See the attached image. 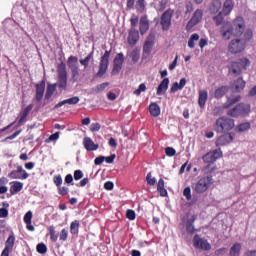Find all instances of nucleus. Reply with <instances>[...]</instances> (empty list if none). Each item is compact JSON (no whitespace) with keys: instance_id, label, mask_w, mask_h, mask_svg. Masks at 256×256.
<instances>
[{"instance_id":"nucleus-5","label":"nucleus","mask_w":256,"mask_h":256,"mask_svg":"<svg viewBox=\"0 0 256 256\" xmlns=\"http://www.w3.org/2000/svg\"><path fill=\"white\" fill-rule=\"evenodd\" d=\"M249 113H251V104L239 103L233 108H230L226 114L228 117L239 119V117H247Z\"/></svg>"},{"instance_id":"nucleus-32","label":"nucleus","mask_w":256,"mask_h":256,"mask_svg":"<svg viewBox=\"0 0 256 256\" xmlns=\"http://www.w3.org/2000/svg\"><path fill=\"white\" fill-rule=\"evenodd\" d=\"M20 191H23V182H13V185L10 187L11 195H17Z\"/></svg>"},{"instance_id":"nucleus-63","label":"nucleus","mask_w":256,"mask_h":256,"mask_svg":"<svg viewBox=\"0 0 256 256\" xmlns=\"http://www.w3.org/2000/svg\"><path fill=\"white\" fill-rule=\"evenodd\" d=\"M126 217L130 221H135V217H136L135 212L132 209L127 210Z\"/></svg>"},{"instance_id":"nucleus-21","label":"nucleus","mask_w":256,"mask_h":256,"mask_svg":"<svg viewBox=\"0 0 256 256\" xmlns=\"http://www.w3.org/2000/svg\"><path fill=\"white\" fill-rule=\"evenodd\" d=\"M79 101H80L79 96H74L72 98H68L66 100L60 101L54 106V108L59 109V107H63V105H77Z\"/></svg>"},{"instance_id":"nucleus-30","label":"nucleus","mask_w":256,"mask_h":256,"mask_svg":"<svg viewBox=\"0 0 256 256\" xmlns=\"http://www.w3.org/2000/svg\"><path fill=\"white\" fill-rule=\"evenodd\" d=\"M221 7V0H212V2L210 3L209 11L212 14L219 13V11H221Z\"/></svg>"},{"instance_id":"nucleus-45","label":"nucleus","mask_w":256,"mask_h":256,"mask_svg":"<svg viewBox=\"0 0 256 256\" xmlns=\"http://www.w3.org/2000/svg\"><path fill=\"white\" fill-rule=\"evenodd\" d=\"M213 21L217 26L223 25V21H225V14L219 12L216 16L213 17Z\"/></svg>"},{"instance_id":"nucleus-22","label":"nucleus","mask_w":256,"mask_h":256,"mask_svg":"<svg viewBox=\"0 0 256 256\" xmlns=\"http://www.w3.org/2000/svg\"><path fill=\"white\" fill-rule=\"evenodd\" d=\"M33 110V104H29L27 107H25L22 112L20 113V118H19V125H23L25 123V120L27 117H29V113Z\"/></svg>"},{"instance_id":"nucleus-37","label":"nucleus","mask_w":256,"mask_h":256,"mask_svg":"<svg viewBox=\"0 0 256 256\" xmlns=\"http://www.w3.org/2000/svg\"><path fill=\"white\" fill-rule=\"evenodd\" d=\"M79 227H80L79 220L72 221L70 224L71 235H79Z\"/></svg>"},{"instance_id":"nucleus-56","label":"nucleus","mask_w":256,"mask_h":256,"mask_svg":"<svg viewBox=\"0 0 256 256\" xmlns=\"http://www.w3.org/2000/svg\"><path fill=\"white\" fill-rule=\"evenodd\" d=\"M18 174L19 173H22V179H28V177H29V173H27V171H25L24 169H23V167L22 166H18L17 167V170H15Z\"/></svg>"},{"instance_id":"nucleus-38","label":"nucleus","mask_w":256,"mask_h":256,"mask_svg":"<svg viewBox=\"0 0 256 256\" xmlns=\"http://www.w3.org/2000/svg\"><path fill=\"white\" fill-rule=\"evenodd\" d=\"M195 223V217L188 219L186 222V231L190 235H193L195 233V226L193 225Z\"/></svg>"},{"instance_id":"nucleus-14","label":"nucleus","mask_w":256,"mask_h":256,"mask_svg":"<svg viewBox=\"0 0 256 256\" xmlns=\"http://www.w3.org/2000/svg\"><path fill=\"white\" fill-rule=\"evenodd\" d=\"M233 139H235V133L225 132L224 134H222L217 138L216 147H225V145H229V143H233Z\"/></svg>"},{"instance_id":"nucleus-58","label":"nucleus","mask_w":256,"mask_h":256,"mask_svg":"<svg viewBox=\"0 0 256 256\" xmlns=\"http://www.w3.org/2000/svg\"><path fill=\"white\" fill-rule=\"evenodd\" d=\"M183 195L184 197H186L187 201H191L192 199V196H191V187H186L184 190H183Z\"/></svg>"},{"instance_id":"nucleus-29","label":"nucleus","mask_w":256,"mask_h":256,"mask_svg":"<svg viewBox=\"0 0 256 256\" xmlns=\"http://www.w3.org/2000/svg\"><path fill=\"white\" fill-rule=\"evenodd\" d=\"M149 113L152 117H159L161 115V107H159L158 103H151L149 105Z\"/></svg>"},{"instance_id":"nucleus-34","label":"nucleus","mask_w":256,"mask_h":256,"mask_svg":"<svg viewBox=\"0 0 256 256\" xmlns=\"http://www.w3.org/2000/svg\"><path fill=\"white\" fill-rule=\"evenodd\" d=\"M157 191L161 197H167V189H165V180L160 178L157 184Z\"/></svg>"},{"instance_id":"nucleus-19","label":"nucleus","mask_w":256,"mask_h":256,"mask_svg":"<svg viewBox=\"0 0 256 256\" xmlns=\"http://www.w3.org/2000/svg\"><path fill=\"white\" fill-rule=\"evenodd\" d=\"M83 145L86 151H97V149H99V144H95V142H93V139H91L90 137H85L83 139Z\"/></svg>"},{"instance_id":"nucleus-31","label":"nucleus","mask_w":256,"mask_h":256,"mask_svg":"<svg viewBox=\"0 0 256 256\" xmlns=\"http://www.w3.org/2000/svg\"><path fill=\"white\" fill-rule=\"evenodd\" d=\"M57 90V84H48L45 93V101H49L53 97V93Z\"/></svg>"},{"instance_id":"nucleus-36","label":"nucleus","mask_w":256,"mask_h":256,"mask_svg":"<svg viewBox=\"0 0 256 256\" xmlns=\"http://www.w3.org/2000/svg\"><path fill=\"white\" fill-rule=\"evenodd\" d=\"M128 45L131 47L137 45V41H139V33H130L128 35Z\"/></svg>"},{"instance_id":"nucleus-60","label":"nucleus","mask_w":256,"mask_h":256,"mask_svg":"<svg viewBox=\"0 0 256 256\" xmlns=\"http://www.w3.org/2000/svg\"><path fill=\"white\" fill-rule=\"evenodd\" d=\"M165 153L168 157H175V154L177 153V151H175L173 147H167L165 149Z\"/></svg>"},{"instance_id":"nucleus-7","label":"nucleus","mask_w":256,"mask_h":256,"mask_svg":"<svg viewBox=\"0 0 256 256\" xmlns=\"http://www.w3.org/2000/svg\"><path fill=\"white\" fill-rule=\"evenodd\" d=\"M67 65L71 70L72 83H77L79 80V58H77V56H70L68 58Z\"/></svg>"},{"instance_id":"nucleus-23","label":"nucleus","mask_w":256,"mask_h":256,"mask_svg":"<svg viewBox=\"0 0 256 256\" xmlns=\"http://www.w3.org/2000/svg\"><path fill=\"white\" fill-rule=\"evenodd\" d=\"M233 7H235V2L233 0H226L223 4L222 13L224 17H227L233 11Z\"/></svg>"},{"instance_id":"nucleus-8","label":"nucleus","mask_w":256,"mask_h":256,"mask_svg":"<svg viewBox=\"0 0 256 256\" xmlns=\"http://www.w3.org/2000/svg\"><path fill=\"white\" fill-rule=\"evenodd\" d=\"M109 57H111V50H106L103 56L100 58L99 70L96 73V77H103L109 69Z\"/></svg>"},{"instance_id":"nucleus-2","label":"nucleus","mask_w":256,"mask_h":256,"mask_svg":"<svg viewBox=\"0 0 256 256\" xmlns=\"http://www.w3.org/2000/svg\"><path fill=\"white\" fill-rule=\"evenodd\" d=\"M235 129V119L227 116H220L213 124L215 133H229Z\"/></svg>"},{"instance_id":"nucleus-6","label":"nucleus","mask_w":256,"mask_h":256,"mask_svg":"<svg viewBox=\"0 0 256 256\" xmlns=\"http://www.w3.org/2000/svg\"><path fill=\"white\" fill-rule=\"evenodd\" d=\"M239 101H241V95H236L232 98L227 97V101L225 104H223L222 106L214 107V109L212 110V115H214V117H221V115L225 113V109H231V107H233V105H235L236 103H239Z\"/></svg>"},{"instance_id":"nucleus-16","label":"nucleus","mask_w":256,"mask_h":256,"mask_svg":"<svg viewBox=\"0 0 256 256\" xmlns=\"http://www.w3.org/2000/svg\"><path fill=\"white\" fill-rule=\"evenodd\" d=\"M153 45H155V35L149 34L143 46V53L145 55H150Z\"/></svg>"},{"instance_id":"nucleus-40","label":"nucleus","mask_w":256,"mask_h":256,"mask_svg":"<svg viewBox=\"0 0 256 256\" xmlns=\"http://www.w3.org/2000/svg\"><path fill=\"white\" fill-rule=\"evenodd\" d=\"M251 129V124L249 122H243L236 127L237 133H244V131H249Z\"/></svg>"},{"instance_id":"nucleus-43","label":"nucleus","mask_w":256,"mask_h":256,"mask_svg":"<svg viewBox=\"0 0 256 256\" xmlns=\"http://www.w3.org/2000/svg\"><path fill=\"white\" fill-rule=\"evenodd\" d=\"M135 8L137 13H145V0H137Z\"/></svg>"},{"instance_id":"nucleus-46","label":"nucleus","mask_w":256,"mask_h":256,"mask_svg":"<svg viewBox=\"0 0 256 256\" xmlns=\"http://www.w3.org/2000/svg\"><path fill=\"white\" fill-rule=\"evenodd\" d=\"M123 61H125V56H123V53H118L114 58V65L123 66Z\"/></svg>"},{"instance_id":"nucleus-33","label":"nucleus","mask_w":256,"mask_h":256,"mask_svg":"<svg viewBox=\"0 0 256 256\" xmlns=\"http://www.w3.org/2000/svg\"><path fill=\"white\" fill-rule=\"evenodd\" d=\"M130 25H131V31L130 33H139V30H135L137 29V25H139V16H137L136 14H132L131 18H130Z\"/></svg>"},{"instance_id":"nucleus-1","label":"nucleus","mask_w":256,"mask_h":256,"mask_svg":"<svg viewBox=\"0 0 256 256\" xmlns=\"http://www.w3.org/2000/svg\"><path fill=\"white\" fill-rule=\"evenodd\" d=\"M241 37H243V34H239V38H237V34L235 33H223V39H232L228 45V51L232 55H237V53H243L245 51V43L247 41Z\"/></svg>"},{"instance_id":"nucleus-64","label":"nucleus","mask_w":256,"mask_h":256,"mask_svg":"<svg viewBox=\"0 0 256 256\" xmlns=\"http://www.w3.org/2000/svg\"><path fill=\"white\" fill-rule=\"evenodd\" d=\"M8 177H9L10 179H22V176H20V175L18 174V172H16L15 170H13L12 172H10V173L8 174Z\"/></svg>"},{"instance_id":"nucleus-44","label":"nucleus","mask_w":256,"mask_h":256,"mask_svg":"<svg viewBox=\"0 0 256 256\" xmlns=\"http://www.w3.org/2000/svg\"><path fill=\"white\" fill-rule=\"evenodd\" d=\"M91 59H93V52L88 54L84 59H80V64L84 67V69H87V67H89Z\"/></svg>"},{"instance_id":"nucleus-10","label":"nucleus","mask_w":256,"mask_h":256,"mask_svg":"<svg viewBox=\"0 0 256 256\" xmlns=\"http://www.w3.org/2000/svg\"><path fill=\"white\" fill-rule=\"evenodd\" d=\"M175 10L169 8L167 9L160 18V25L162 27V31H167L171 27V19H173V14Z\"/></svg>"},{"instance_id":"nucleus-59","label":"nucleus","mask_w":256,"mask_h":256,"mask_svg":"<svg viewBox=\"0 0 256 256\" xmlns=\"http://www.w3.org/2000/svg\"><path fill=\"white\" fill-rule=\"evenodd\" d=\"M190 13H193V3L187 2L185 6V15H190Z\"/></svg>"},{"instance_id":"nucleus-49","label":"nucleus","mask_w":256,"mask_h":256,"mask_svg":"<svg viewBox=\"0 0 256 256\" xmlns=\"http://www.w3.org/2000/svg\"><path fill=\"white\" fill-rule=\"evenodd\" d=\"M210 153L214 158V161H217V159H221V157H223V152L221 151V148H218Z\"/></svg>"},{"instance_id":"nucleus-17","label":"nucleus","mask_w":256,"mask_h":256,"mask_svg":"<svg viewBox=\"0 0 256 256\" xmlns=\"http://www.w3.org/2000/svg\"><path fill=\"white\" fill-rule=\"evenodd\" d=\"M35 87H36L35 99L39 103L43 99V96L45 95V80H41L39 83L35 85Z\"/></svg>"},{"instance_id":"nucleus-54","label":"nucleus","mask_w":256,"mask_h":256,"mask_svg":"<svg viewBox=\"0 0 256 256\" xmlns=\"http://www.w3.org/2000/svg\"><path fill=\"white\" fill-rule=\"evenodd\" d=\"M33 219V212L28 211L25 215H24V223L26 225H29L31 223Z\"/></svg>"},{"instance_id":"nucleus-61","label":"nucleus","mask_w":256,"mask_h":256,"mask_svg":"<svg viewBox=\"0 0 256 256\" xmlns=\"http://www.w3.org/2000/svg\"><path fill=\"white\" fill-rule=\"evenodd\" d=\"M121 69H123V66L119 64H114L112 69V75H119Z\"/></svg>"},{"instance_id":"nucleus-53","label":"nucleus","mask_w":256,"mask_h":256,"mask_svg":"<svg viewBox=\"0 0 256 256\" xmlns=\"http://www.w3.org/2000/svg\"><path fill=\"white\" fill-rule=\"evenodd\" d=\"M144 91H147V86L145 85V83H142L139 85L138 89H136L134 91V95H141V93H143Z\"/></svg>"},{"instance_id":"nucleus-11","label":"nucleus","mask_w":256,"mask_h":256,"mask_svg":"<svg viewBox=\"0 0 256 256\" xmlns=\"http://www.w3.org/2000/svg\"><path fill=\"white\" fill-rule=\"evenodd\" d=\"M231 31H235L236 33H245V29H247V24L245 23V18L243 16H237L230 26Z\"/></svg>"},{"instance_id":"nucleus-18","label":"nucleus","mask_w":256,"mask_h":256,"mask_svg":"<svg viewBox=\"0 0 256 256\" xmlns=\"http://www.w3.org/2000/svg\"><path fill=\"white\" fill-rule=\"evenodd\" d=\"M149 16H147L146 14L141 16L140 20H139V32L140 33H147V31H149Z\"/></svg>"},{"instance_id":"nucleus-55","label":"nucleus","mask_w":256,"mask_h":256,"mask_svg":"<svg viewBox=\"0 0 256 256\" xmlns=\"http://www.w3.org/2000/svg\"><path fill=\"white\" fill-rule=\"evenodd\" d=\"M107 87H109V83L104 82L100 85H97L95 91H96V93H101V91H105V89H107Z\"/></svg>"},{"instance_id":"nucleus-24","label":"nucleus","mask_w":256,"mask_h":256,"mask_svg":"<svg viewBox=\"0 0 256 256\" xmlns=\"http://www.w3.org/2000/svg\"><path fill=\"white\" fill-rule=\"evenodd\" d=\"M185 85H187V80L185 78L180 79V82H174L170 88V93H177L181 91Z\"/></svg>"},{"instance_id":"nucleus-52","label":"nucleus","mask_w":256,"mask_h":256,"mask_svg":"<svg viewBox=\"0 0 256 256\" xmlns=\"http://www.w3.org/2000/svg\"><path fill=\"white\" fill-rule=\"evenodd\" d=\"M57 189H58V194L62 195V197H65V195L69 194V188L66 186H59Z\"/></svg>"},{"instance_id":"nucleus-47","label":"nucleus","mask_w":256,"mask_h":256,"mask_svg":"<svg viewBox=\"0 0 256 256\" xmlns=\"http://www.w3.org/2000/svg\"><path fill=\"white\" fill-rule=\"evenodd\" d=\"M195 41H199V34H193L189 41H188V47H190V49H193L195 47Z\"/></svg>"},{"instance_id":"nucleus-27","label":"nucleus","mask_w":256,"mask_h":256,"mask_svg":"<svg viewBox=\"0 0 256 256\" xmlns=\"http://www.w3.org/2000/svg\"><path fill=\"white\" fill-rule=\"evenodd\" d=\"M215 171H217V166L213 165V164H207L206 166H204L201 169V173H203V175H205L204 177H213V175H211L212 173H215Z\"/></svg>"},{"instance_id":"nucleus-62","label":"nucleus","mask_w":256,"mask_h":256,"mask_svg":"<svg viewBox=\"0 0 256 256\" xmlns=\"http://www.w3.org/2000/svg\"><path fill=\"white\" fill-rule=\"evenodd\" d=\"M100 129H101V124H99V123H92L90 125V131L92 133H97V131H99Z\"/></svg>"},{"instance_id":"nucleus-15","label":"nucleus","mask_w":256,"mask_h":256,"mask_svg":"<svg viewBox=\"0 0 256 256\" xmlns=\"http://www.w3.org/2000/svg\"><path fill=\"white\" fill-rule=\"evenodd\" d=\"M14 246H15V236L10 235L5 242V247L1 253V256H9V252L13 250Z\"/></svg>"},{"instance_id":"nucleus-12","label":"nucleus","mask_w":256,"mask_h":256,"mask_svg":"<svg viewBox=\"0 0 256 256\" xmlns=\"http://www.w3.org/2000/svg\"><path fill=\"white\" fill-rule=\"evenodd\" d=\"M203 21V11L201 9H196L191 17V19L188 21L186 25V30L191 31L193 27L199 25Z\"/></svg>"},{"instance_id":"nucleus-39","label":"nucleus","mask_w":256,"mask_h":256,"mask_svg":"<svg viewBox=\"0 0 256 256\" xmlns=\"http://www.w3.org/2000/svg\"><path fill=\"white\" fill-rule=\"evenodd\" d=\"M130 57L133 61V63H137L141 57V49L134 48L132 52L130 53Z\"/></svg>"},{"instance_id":"nucleus-35","label":"nucleus","mask_w":256,"mask_h":256,"mask_svg":"<svg viewBox=\"0 0 256 256\" xmlns=\"http://www.w3.org/2000/svg\"><path fill=\"white\" fill-rule=\"evenodd\" d=\"M229 255L230 256H239V255H241V243L233 244V246L230 248Z\"/></svg>"},{"instance_id":"nucleus-26","label":"nucleus","mask_w":256,"mask_h":256,"mask_svg":"<svg viewBox=\"0 0 256 256\" xmlns=\"http://www.w3.org/2000/svg\"><path fill=\"white\" fill-rule=\"evenodd\" d=\"M208 97H209V95L207 93V90H200L199 91L198 105L201 109L205 108Z\"/></svg>"},{"instance_id":"nucleus-51","label":"nucleus","mask_w":256,"mask_h":256,"mask_svg":"<svg viewBox=\"0 0 256 256\" xmlns=\"http://www.w3.org/2000/svg\"><path fill=\"white\" fill-rule=\"evenodd\" d=\"M36 250L38 253H40L41 255H45V253H47V246L44 243H39L36 246Z\"/></svg>"},{"instance_id":"nucleus-57","label":"nucleus","mask_w":256,"mask_h":256,"mask_svg":"<svg viewBox=\"0 0 256 256\" xmlns=\"http://www.w3.org/2000/svg\"><path fill=\"white\" fill-rule=\"evenodd\" d=\"M146 181L148 185H155L157 183V179L155 177L151 176V172H149L146 176Z\"/></svg>"},{"instance_id":"nucleus-13","label":"nucleus","mask_w":256,"mask_h":256,"mask_svg":"<svg viewBox=\"0 0 256 256\" xmlns=\"http://www.w3.org/2000/svg\"><path fill=\"white\" fill-rule=\"evenodd\" d=\"M193 245L196 249H201L202 251H211V244L207 241V239L199 237V234L194 236Z\"/></svg>"},{"instance_id":"nucleus-9","label":"nucleus","mask_w":256,"mask_h":256,"mask_svg":"<svg viewBox=\"0 0 256 256\" xmlns=\"http://www.w3.org/2000/svg\"><path fill=\"white\" fill-rule=\"evenodd\" d=\"M58 87L65 89L67 87V66L65 62H61L58 67Z\"/></svg>"},{"instance_id":"nucleus-20","label":"nucleus","mask_w":256,"mask_h":256,"mask_svg":"<svg viewBox=\"0 0 256 256\" xmlns=\"http://www.w3.org/2000/svg\"><path fill=\"white\" fill-rule=\"evenodd\" d=\"M245 85H247V82L243 80V77H239L232 84V89L235 91V93H241V91L245 89Z\"/></svg>"},{"instance_id":"nucleus-42","label":"nucleus","mask_w":256,"mask_h":256,"mask_svg":"<svg viewBox=\"0 0 256 256\" xmlns=\"http://www.w3.org/2000/svg\"><path fill=\"white\" fill-rule=\"evenodd\" d=\"M202 160L204 163H207V165H213V163L216 161L211 152H208L202 156Z\"/></svg>"},{"instance_id":"nucleus-25","label":"nucleus","mask_w":256,"mask_h":256,"mask_svg":"<svg viewBox=\"0 0 256 256\" xmlns=\"http://www.w3.org/2000/svg\"><path fill=\"white\" fill-rule=\"evenodd\" d=\"M169 89V78H164L158 88H157V95H164V93L167 92V90Z\"/></svg>"},{"instance_id":"nucleus-4","label":"nucleus","mask_w":256,"mask_h":256,"mask_svg":"<svg viewBox=\"0 0 256 256\" xmlns=\"http://www.w3.org/2000/svg\"><path fill=\"white\" fill-rule=\"evenodd\" d=\"M251 65L249 58H240L237 61L231 62L229 65V73L234 75V77H239L243 71H247V67Z\"/></svg>"},{"instance_id":"nucleus-3","label":"nucleus","mask_w":256,"mask_h":256,"mask_svg":"<svg viewBox=\"0 0 256 256\" xmlns=\"http://www.w3.org/2000/svg\"><path fill=\"white\" fill-rule=\"evenodd\" d=\"M214 183L215 179H213V176H202L192 186L193 192L196 193V195H203V193H207V191L211 189Z\"/></svg>"},{"instance_id":"nucleus-48","label":"nucleus","mask_w":256,"mask_h":256,"mask_svg":"<svg viewBox=\"0 0 256 256\" xmlns=\"http://www.w3.org/2000/svg\"><path fill=\"white\" fill-rule=\"evenodd\" d=\"M69 239V231L67 229H62L60 234H59V241H67Z\"/></svg>"},{"instance_id":"nucleus-28","label":"nucleus","mask_w":256,"mask_h":256,"mask_svg":"<svg viewBox=\"0 0 256 256\" xmlns=\"http://www.w3.org/2000/svg\"><path fill=\"white\" fill-rule=\"evenodd\" d=\"M227 93H229V86H221L215 90L214 97L215 99H223Z\"/></svg>"},{"instance_id":"nucleus-50","label":"nucleus","mask_w":256,"mask_h":256,"mask_svg":"<svg viewBox=\"0 0 256 256\" xmlns=\"http://www.w3.org/2000/svg\"><path fill=\"white\" fill-rule=\"evenodd\" d=\"M53 183L56 185V187H61L63 185V177H61V174H58L53 177Z\"/></svg>"},{"instance_id":"nucleus-41","label":"nucleus","mask_w":256,"mask_h":256,"mask_svg":"<svg viewBox=\"0 0 256 256\" xmlns=\"http://www.w3.org/2000/svg\"><path fill=\"white\" fill-rule=\"evenodd\" d=\"M48 231H49L50 240L52 241V243H57V239H59V236L55 231V226H49Z\"/></svg>"}]
</instances>
